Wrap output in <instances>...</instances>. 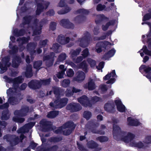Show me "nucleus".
<instances>
[{
	"instance_id": "obj_1",
	"label": "nucleus",
	"mask_w": 151,
	"mask_h": 151,
	"mask_svg": "<svg viewBox=\"0 0 151 151\" xmlns=\"http://www.w3.org/2000/svg\"><path fill=\"white\" fill-rule=\"evenodd\" d=\"M125 133L124 132L121 131L120 128L117 125H113L112 134L113 138L115 139L118 141L121 139L127 143L132 142L131 141L134 138L135 135L131 133H129L127 136L122 137V136L124 135Z\"/></svg>"
},
{
	"instance_id": "obj_2",
	"label": "nucleus",
	"mask_w": 151,
	"mask_h": 151,
	"mask_svg": "<svg viewBox=\"0 0 151 151\" xmlns=\"http://www.w3.org/2000/svg\"><path fill=\"white\" fill-rule=\"evenodd\" d=\"M4 139H6L7 142H9L10 146L6 147L8 151H12L15 149L14 146L18 145L19 142V137H15V135L8 134L3 137Z\"/></svg>"
},
{
	"instance_id": "obj_3",
	"label": "nucleus",
	"mask_w": 151,
	"mask_h": 151,
	"mask_svg": "<svg viewBox=\"0 0 151 151\" xmlns=\"http://www.w3.org/2000/svg\"><path fill=\"white\" fill-rule=\"evenodd\" d=\"M68 101V99L67 98H58L54 101V102H51L49 105L53 109H60L66 105Z\"/></svg>"
},
{
	"instance_id": "obj_4",
	"label": "nucleus",
	"mask_w": 151,
	"mask_h": 151,
	"mask_svg": "<svg viewBox=\"0 0 151 151\" xmlns=\"http://www.w3.org/2000/svg\"><path fill=\"white\" fill-rule=\"evenodd\" d=\"M99 125L98 123L96 122V120L92 119L88 122L86 125V126L88 129L91 130V132L93 134H99L101 135H104L105 134L104 131L101 130H97V127Z\"/></svg>"
},
{
	"instance_id": "obj_5",
	"label": "nucleus",
	"mask_w": 151,
	"mask_h": 151,
	"mask_svg": "<svg viewBox=\"0 0 151 151\" xmlns=\"http://www.w3.org/2000/svg\"><path fill=\"white\" fill-rule=\"evenodd\" d=\"M10 60V57L9 55L2 58V63L0 62V74H3L6 72L8 68L10 66L11 63L9 62Z\"/></svg>"
},
{
	"instance_id": "obj_6",
	"label": "nucleus",
	"mask_w": 151,
	"mask_h": 151,
	"mask_svg": "<svg viewBox=\"0 0 151 151\" xmlns=\"http://www.w3.org/2000/svg\"><path fill=\"white\" fill-rule=\"evenodd\" d=\"M34 21L32 28L33 30V34L37 35H40L41 32V30L43 25V22L47 19H42L41 21L38 23L39 19H34Z\"/></svg>"
},
{
	"instance_id": "obj_7",
	"label": "nucleus",
	"mask_w": 151,
	"mask_h": 151,
	"mask_svg": "<svg viewBox=\"0 0 151 151\" xmlns=\"http://www.w3.org/2000/svg\"><path fill=\"white\" fill-rule=\"evenodd\" d=\"M55 53L53 52H50L49 55H44L43 57V61L45 62L46 66L49 68L52 66L54 63Z\"/></svg>"
},
{
	"instance_id": "obj_8",
	"label": "nucleus",
	"mask_w": 151,
	"mask_h": 151,
	"mask_svg": "<svg viewBox=\"0 0 151 151\" xmlns=\"http://www.w3.org/2000/svg\"><path fill=\"white\" fill-rule=\"evenodd\" d=\"M37 3L36 14L39 15L44 9H46L50 4L49 2L43 1V0H35Z\"/></svg>"
},
{
	"instance_id": "obj_9",
	"label": "nucleus",
	"mask_w": 151,
	"mask_h": 151,
	"mask_svg": "<svg viewBox=\"0 0 151 151\" xmlns=\"http://www.w3.org/2000/svg\"><path fill=\"white\" fill-rule=\"evenodd\" d=\"M86 35L82 38H79L78 41L79 42V46L81 47L85 48L87 47L90 43L91 37L89 32H87Z\"/></svg>"
},
{
	"instance_id": "obj_10",
	"label": "nucleus",
	"mask_w": 151,
	"mask_h": 151,
	"mask_svg": "<svg viewBox=\"0 0 151 151\" xmlns=\"http://www.w3.org/2000/svg\"><path fill=\"white\" fill-rule=\"evenodd\" d=\"M37 46V43L34 42H29L27 45V49L29 52L31 59H33L34 57V56L36 55V52L35 49Z\"/></svg>"
},
{
	"instance_id": "obj_11",
	"label": "nucleus",
	"mask_w": 151,
	"mask_h": 151,
	"mask_svg": "<svg viewBox=\"0 0 151 151\" xmlns=\"http://www.w3.org/2000/svg\"><path fill=\"white\" fill-rule=\"evenodd\" d=\"M22 99L21 93H18L16 94V96H9L8 101L11 105H14L18 104Z\"/></svg>"
},
{
	"instance_id": "obj_12",
	"label": "nucleus",
	"mask_w": 151,
	"mask_h": 151,
	"mask_svg": "<svg viewBox=\"0 0 151 151\" xmlns=\"http://www.w3.org/2000/svg\"><path fill=\"white\" fill-rule=\"evenodd\" d=\"M40 124L42 126V130L43 132H48L52 129L50 122L49 121H46L45 119L41 120L40 121Z\"/></svg>"
},
{
	"instance_id": "obj_13",
	"label": "nucleus",
	"mask_w": 151,
	"mask_h": 151,
	"mask_svg": "<svg viewBox=\"0 0 151 151\" xmlns=\"http://www.w3.org/2000/svg\"><path fill=\"white\" fill-rule=\"evenodd\" d=\"M66 108L72 112H75L81 110L82 107L79 104L72 102L68 104Z\"/></svg>"
},
{
	"instance_id": "obj_14",
	"label": "nucleus",
	"mask_w": 151,
	"mask_h": 151,
	"mask_svg": "<svg viewBox=\"0 0 151 151\" xmlns=\"http://www.w3.org/2000/svg\"><path fill=\"white\" fill-rule=\"evenodd\" d=\"M78 101L82 106L85 107L88 106L91 107L92 104L88 98L85 95H84L78 99Z\"/></svg>"
},
{
	"instance_id": "obj_15",
	"label": "nucleus",
	"mask_w": 151,
	"mask_h": 151,
	"mask_svg": "<svg viewBox=\"0 0 151 151\" xmlns=\"http://www.w3.org/2000/svg\"><path fill=\"white\" fill-rule=\"evenodd\" d=\"M28 86L32 89L36 90L39 89L41 87V84L39 80L33 79L28 83Z\"/></svg>"
},
{
	"instance_id": "obj_16",
	"label": "nucleus",
	"mask_w": 151,
	"mask_h": 151,
	"mask_svg": "<svg viewBox=\"0 0 151 151\" xmlns=\"http://www.w3.org/2000/svg\"><path fill=\"white\" fill-rule=\"evenodd\" d=\"M108 42L105 41L98 42L96 45V52L98 53H100L103 50L106 49Z\"/></svg>"
},
{
	"instance_id": "obj_17",
	"label": "nucleus",
	"mask_w": 151,
	"mask_h": 151,
	"mask_svg": "<svg viewBox=\"0 0 151 151\" xmlns=\"http://www.w3.org/2000/svg\"><path fill=\"white\" fill-rule=\"evenodd\" d=\"M52 90L56 99L60 98L61 96L64 94L65 90L61 88L57 87H53Z\"/></svg>"
},
{
	"instance_id": "obj_18",
	"label": "nucleus",
	"mask_w": 151,
	"mask_h": 151,
	"mask_svg": "<svg viewBox=\"0 0 151 151\" xmlns=\"http://www.w3.org/2000/svg\"><path fill=\"white\" fill-rule=\"evenodd\" d=\"M115 104L113 102H108L105 104L104 108L106 111L110 113H114L115 111Z\"/></svg>"
},
{
	"instance_id": "obj_19",
	"label": "nucleus",
	"mask_w": 151,
	"mask_h": 151,
	"mask_svg": "<svg viewBox=\"0 0 151 151\" xmlns=\"http://www.w3.org/2000/svg\"><path fill=\"white\" fill-rule=\"evenodd\" d=\"M69 20L61 19L60 22V25L65 28L73 29L74 27V25Z\"/></svg>"
},
{
	"instance_id": "obj_20",
	"label": "nucleus",
	"mask_w": 151,
	"mask_h": 151,
	"mask_svg": "<svg viewBox=\"0 0 151 151\" xmlns=\"http://www.w3.org/2000/svg\"><path fill=\"white\" fill-rule=\"evenodd\" d=\"M70 39L69 37H65L63 35H59L57 37V42L60 44L62 45H65L68 43Z\"/></svg>"
},
{
	"instance_id": "obj_21",
	"label": "nucleus",
	"mask_w": 151,
	"mask_h": 151,
	"mask_svg": "<svg viewBox=\"0 0 151 151\" xmlns=\"http://www.w3.org/2000/svg\"><path fill=\"white\" fill-rule=\"evenodd\" d=\"M22 62V59L19 56L14 55L12 60V66L14 68H17Z\"/></svg>"
},
{
	"instance_id": "obj_22",
	"label": "nucleus",
	"mask_w": 151,
	"mask_h": 151,
	"mask_svg": "<svg viewBox=\"0 0 151 151\" xmlns=\"http://www.w3.org/2000/svg\"><path fill=\"white\" fill-rule=\"evenodd\" d=\"M76 76L74 78V80L78 82H81L83 81L85 78V74L82 71H79L76 73Z\"/></svg>"
},
{
	"instance_id": "obj_23",
	"label": "nucleus",
	"mask_w": 151,
	"mask_h": 151,
	"mask_svg": "<svg viewBox=\"0 0 151 151\" xmlns=\"http://www.w3.org/2000/svg\"><path fill=\"white\" fill-rule=\"evenodd\" d=\"M22 83V76H18L14 78L13 83V88L14 90H17L19 86V84Z\"/></svg>"
},
{
	"instance_id": "obj_24",
	"label": "nucleus",
	"mask_w": 151,
	"mask_h": 151,
	"mask_svg": "<svg viewBox=\"0 0 151 151\" xmlns=\"http://www.w3.org/2000/svg\"><path fill=\"white\" fill-rule=\"evenodd\" d=\"M149 20L142 19L143 22H142V25L144 24H147L149 26L150 28L149 31L148 32V34L146 35L147 38V42L149 43L150 41H151V38L149 37H151V23L147 21Z\"/></svg>"
},
{
	"instance_id": "obj_25",
	"label": "nucleus",
	"mask_w": 151,
	"mask_h": 151,
	"mask_svg": "<svg viewBox=\"0 0 151 151\" xmlns=\"http://www.w3.org/2000/svg\"><path fill=\"white\" fill-rule=\"evenodd\" d=\"M116 52V50L114 48H112L108 52L105 53L103 55L102 58L105 60H107L113 56Z\"/></svg>"
},
{
	"instance_id": "obj_26",
	"label": "nucleus",
	"mask_w": 151,
	"mask_h": 151,
	"mask_svg": "<svg viewBox=\"0 0 151 151\" xmlns=\"http://www.w3.org/2000/svg\"><path fill=\"white\" fill-rule=\"evenodd\" d=\"M25 33V30L24 29H19L16 28L14 30L13 34L16 37H19L24 36Z\"/></svg>"
},
{
	"instance_id": "obj_27",
	"label": "nucleus",
	"mask_w": 151,
	"mask_h": 151,
	"mask_svg": "<svg viewBox=\"0 0 151 151\" xmlns=\"http://www.w3.org/2000/svg\"><path fill=\"white\" fill-rule=\"evenodd\" d=\"M128 124L131 126H137L140 124V122L137 119H132L131 117H129L127 118Z\"/></svg>"
},
{
	"instance_id": "obj_28",
	"label": "nucleus",
	"mask_w": 151,
	"mask_h": 151,
	"mask_svg": "<svg viewBox=\"0 0 151 151\" xmlns=\"http://www.w3.org/2000/svg\"><path fill=\"white\" fill-rule=\"evenodd\" d=\"M25 75L27 78H30L33 75L32 70V66L30 64H29L27 66Z\"/></svg>"
},
{
	"instance_id": "obj_29",
	"label": "nucleus",
	"mask_w": 151,
	"mask_h": 151,
	"mask_svg": "<svg viewBox=\"0 0 151 151\" xmlns=\"http://www.w3.org/2000/svg\"><path fill=\"white\" fill-rule=\"evenodd\" d=\"M63 128L65 129L67 128H70V129L74 130L75 129L76 125L74 124V122L71 121H68L63 125Z\"/></svg>"
},
{
	"instance_id": "obj_30",
	"label": "nucleus",
	"mask_w": 151,
	"mask_h": 151,
	"mask_svg": "<svg viewBox=\"0 0 151 151\" xmlns=\"http://www.w3.org/2000/svg\"><path fill=\"white\" fill-rule=\"evenodd\" d=\"M79 68L82 69L85 73H87L88 71V65L85 60H83L78 65Z\"/></svg>"
},
{
	"instance_id": "obj_31",
	"label": "nucleus",
	"mask_w": 151,
	"mask_h": 151,
	"mask_svg": "<svg viewBox=\"0 0 151 151\" xmlns=\"http://www.w3.org/2000/svg\"><path fill=\"white\" fill-rule=\"evenodd\" d=\"M139 71L142 73V70H143L147 74H150L151 72V67L149 66H147L145 65H142L139 68Z\"/></svg>"
},
{
	"instance_id": "obj_32",
	"label": "nucleus",
	"mask_w": 151,
	"mask_h": 151,
	"mask_svg": "<svg viewBox=\"0 0 151 151\" xmlns=\"http://www.w3.org/2000/svg\"><path fill=\"white\" fill-rule=\"evenodd\" d=\"M63 139L62 136L52 137L49 139V141L51 142L57 143L61 141Z\"/></svg>"
},
{
	"instance_id": "obj_33",
	"label": "nucleus",
	"mask_w": 151,
	"mask_h": 151,
	"mask_svg": "<svg viewBox=\"0 0 151 151\" xmlns=\"http://www.w3.org/2000/svg\"><path fill=\"white\" fill-rule=\"evenodd\" d=\"M116 19H112L109 22H107L105 25H102L101 26L102 29L104 31H106L107 30L109 27L114 24Z\"/></svg>"
},
{
	"instance_id": "obj_34",
	"label": "nucleus",
	"mask_w": 151,
	"mask_h": 151,
	"mask_svg": "<svg viewBox=\"0 0 151 151\" xmlns=\"http://www.w3.org/2000/svg\"><path fill=\"white\" fill-rule=\"evenodd\" d=\"M87 145L88 148L90 149H95L97 148L99 145L93 140H91L89 141L87 143Z\"/></svg>"
},
{
	"instance_id": "obj_35",
	"label": "nucleus",
	"mask_w": 151,
	"mask_h": 151,
	"mask_svg": "<svg viewBox=\"0 0 151 151\" xmlns=\"http://www.w3.org/2000/svg\"><path fill=\"white\" fill-rule=\"evenodd\" d=\"M9 113V110L8 109H6L4 110L2 113L1 116V119L2 120H8L9 117L7 115Z\"/></svg>"
},
{
	"instance_id": "obj_36",
	"label": "nucleus",
	"mask_w": 151,
	"mask_h": 151,
	"mask_svg": "<svg viewBox=\"0 0 151 151\" xmlns=\"http://www.w3.org/2000/svg\"><path fill=\"white\" fill-rule=\"evenodd\" d=\"M112 76V77L114 78L115 76L117 77L116 76L115 70H113L110 73H108L103 78L104 80H109L111 77Z\"/></svg>"
},
{
	"instance_id": "obj_37",
	"label": "nucleus",
	"mask_w": 151,
	"mask_h": 151,
	"mask_svg": "<svg viewBox=\"0 0 151 151\" xmlns=\"http://www.w3.org/2000/svg\"><path fill=\"white\" fill-rule=\"evenodd\" d=\"M59 113L58 111H50L47 115V117L54 118L57 116Z\"/></svg>"
},
{
	"instance_id": "obj_38",
	"label": "nucleus",
	"mask_w": 151,
	"mask_h": 151,
	"mask_svg": "<svg viewBox=\"0 0 151 151\" xmlns=\"http://www.w3.org/2000/svg\"><path fill=\"white\" fill-rule=\"evenodd\" d=\"M81 51V49L79 47L77 48L76 50H73L71 51L70 53L71 54V56L73 59L76 56L79 55Z\"/></svg>"
},
{
	"instance_id": "obj_39",
	"label": "nucleus",
	"mask_w": 151,
	"mask_h": 151,
	"mask_svg": "<svg viewBox=\"0 0 151 151\" xmlns=\"http://www.w3.org/2000/svg\"><path fill=\"white\" fill-rule=\"evenodd\" d=\"M66 55L65 53H61L58 56L55 64H57V62L60 63L64 60L66 59Z\"/></svg>"
},
{
	"instance_id": "obj_40",
	"label": "nucleus",
	"mask_w": 151,
	"mask_h": 151,
	"mask_svg": "<svg viewBox=\"0 0 151 151\" xmlns=\"http://www.w3.org/2000/svg\"><path fill=\"white\" fill-rule=\"evenodd\" d=\"M131 145L132 146L137 147L139 148H143L144 147L143 143L140 141L137 143L134 141L131 143Z\"/></svg>"
},
{
	"instance_id": "obj_41",
	"label": "nucleus",
	"mask_w": 151,
	"mask_h": 151,
	"mask_svg": "<svg viewBox=\"0 0 151 151\" xmlns=\"http://www.w3.org/2000/svg\"><path fill=\"white\" fill-rule=\"evenodd\" d=\"M42 64V60H38L35 62L33 64V67L37 70H39L40 68V67Z\"/></svg>"
},
{
	"instance_id": "obj_42",
	"label": "nucleus",
	"mask_w": 151,
	"mask_h": 151,
	"mask_svg": "<svg viewBox=\"0 0 151 151\" xmlns=\"http://www.w3.org/2000/svg\"><path fill=\"white\" fill-rule=\"evenodd\" d=\"M96 9L98 11H101L103 10L109 11L110 9H111L106 8L105 5H102L101 4H99L97 6Z\"/></svg>"
},
{
	"instance_id": "obj_43",
	"label": "nucleus",
	"mask_w": 151,
	"mask_h": 151,
	"mask_svg": "<svg viewBox=\"0 0 151 151\" xmlns=\"http://www.w3.org/2000/svg\"><path fill=\"white\" fill-rule=\"evenodd\" d=\"M70 81L68 79H64L61 82V84L62 87L64 88L68 87L70 84Z\"/></svg>"
},
{
	"instance_id": "obj_44",
	"label": "nucleus",
	"mask_w": 151,
	"mask_h": 151,
	"mask_svg": "<svg viewBox=\"0 0 151 151\" xmlns=\"http://www.w3.org/2000/svg\"><path fill=\"white\" fill-rule=\"evenodd\" d=\"M87 61L91 68H93L96 66V62L95 60L89 58L87 59Z\"/></svg>"
},
{
	"instance_id": "obj_45",
	"label": "nucleus",
	"mask_w": 151,
	"mask_h": 151,
	"mask_svg": "<svg viewBox=\"0 0 151 151\" xmlns=\"http://www.w3.org/2000/svg\"><path fill=\"white\" fill-rule=\"evenodd\" d=\"M96 140L99 141L101 142H107L109 140V138L106 136H102L97 137Z\"/></svg>"
},
{
	"instance_id": "obj_46",
	"label": "nucleus",
	"mask_w": 151,
	"mask_h": 151,
	"mask_svg": "<svg viewBox=\"0 0 151 151\" xmlns=\"http://www.w3.org/2000/svg\"><path fill=\"white\" fill-rule=\"evenodd\" d=\"M88 87L89 90H93L95 88V84L92 80L88 82Z\"/></svg>"
},
{
	"instance_id": "obj_47",
	"label": "nucleus",
	"mask_w": 151,
	"mask_h": 151,
	"mask_svg": "<svg viewBox=\"0 0 151 151\" xmlns=\"http://www.w3.org/2000/svg\"><path fill=\"white\" fill-rule=\"evenodd\" d=\"M11 49H12V50H9V52L10 55H14L18 52V48L15 45L13 46Z\"/></svg>"
},
{
	"instance_id": "obj_48",
	"label": "nucleus",
	"mask_w": 151,
	"mask_h": 151,
	"mask_svg": "<svg viewBox=\"0 0 151 151\" xmlns=\"http://www.w3.org/2000/svg\"><path fill=\"white\" fill-rule=\"evenodd\" d=\"M71 10L70 8L69 7H67L65 9H63L61 10L58 11V13L59 14H63L67 13Z\"/></svg>"
},
{
	"instance_id": "obj_49",
	"label": "nucleus",
	"mask_w": 151,
	"mask_h": 151,
	"mask_svg": "<svg viewBox=\"0 0 151 151\" xmlns=\"http://www.w3.org/2000/svg\"><path fill=\"white\" fill-rule=\"evenodd\" d=\"M40 81L41 86L42 85L44 86L48 85L50 83L51 78H49L46 79H41Z\"/></svg>"
},
{
	"instance_id": "obj_50",
	"label": "nucleus",
	"mask_w": 151,
	"mask_h": 151,
	"mask_svg": "<svg viewBox=\"0 0 151 151\" xmlns=\"http://www.w3.org/2000/svg\"><path fill=\"white\" fill-rule=\"evenodd\" d=\"M60 46L58 43H54L53 44L52 46V48L51 49H52V50L55 53H57L59 52H60L58 51L59 49Z\"/></svg>"
},
{
	"instance_id": "obj_51",
	"label": "nucleus",
	"mask_w": 151,
	"mask_h": 151,
	"mask_svg": "<svg viewBox=\"0 0 151 151\" xmlns=\"http://www.w3.org/2000/svg\"><path fill=\"white\" fill-rule=\"evenodd\" d=\"M83 117L87 120H88L92 116L91 113L89 111H85L83 113Z\"/></svg>"
},
{
	"instance_id": "obj_52",
	"label": "nucleus",
	"mask_w": 151,
	"mask_h": 151,
	"mask_svg": "<svg viewBox=\"0 0 151 151\" xmlns=\"http://www.w3.org/2000/svg\"><path fill=\"white\" fill-rule=\"evenodd\" d=\"M143 50V52L145 55L151 56V50H148L147 48V47L146 45H144L142 49H141L140 50Z\"/></svg>"
},
{
	"instance_id": "obj_53",
	"label": "nucleus",
	"mask_w": 151,
	"mask_h": 151,
	"mask_svg": "<svg viewBox=\"0 0 151 151\" xmlns=\"http://www.w3.org/2000/svg\"><path fill=\"white\" fill-rule=\"evenodd\" d=\"M89 13V12L88 10L84 9H80L77 12V14H80L82 15H86Z\"/></svg>"
},
{
	"instance_id": "obj_54",
	"label": "nucleus",
	"mask_w": 151,
	"mask_h": 151,
	"mask_svg": "<svg viewBox=\"0 0 151 151\" xmlns=\"http://www.w3.org/2000/svg\"><path fill=\"white\" fill-rule=\"evenodd\" d=\"M72 90L69 88H67L66 91H65V96L66 97H69L73 95V94L72 92Z\"/></svg>"
},
{
	"instance_id": "obj_55",
	"label": "nucleus",
	"mask_w": 151,
	"mask_h": 151,
	"mask_svg": "<svg viewBox=\"0 0 151 151\" xmlns=\"http://www.w3.org/2000/svg\"><path fill=\"white\" fill-rule=\"evenodd\" d=\"M14 114L15 115L17 116H24V115H23L21 109L15 110L14 112Z\"/></svg>"
},
{
	"instance_id": "obj_56",
	"label": "nucleus",
	"mask_w": 151,
	"mask_h": 151,
	"mask_svg": "<svg viewBox=\"0 0 151 151\" xmlns=\"http://www.w3.org/2000/svg\"><path fill=\"white\" fill-rule=\"evenodd\" d=\"M116 108L118 111L120 112H124L126 111V107L123 104Z\"/></svg>"
},
{
	"instance_id": "obj_57",
	"label": "nucleus",
	"mask_w": 151,
	"mask_h": 151,
	"mask_svg": "<svg viewBox=\"0 0 151 151\" xmlns=\"http://www.w3.org/2000/svg\"><path fill=\"white\" fill-rule=\"evenodd\" d=\"M76 144L78 148L80 151H87V149L84 147L83 145L80 144L78 142H77Z\"/></svg>"
},
{
	"instance_id": "obj_58",
	"label": "nucleus",
	"mask_w": 151,
	"mask_h": 151,
	"mask_svg": "<svg viewBox=\"0 0 151 151\" xmlns=\"http://www.w3.org/2000/svg\"><path fill=\"white\" fill-rule=\"evenodd\" d=\"M24 21L23 22L22 24H20V26L21 27H22L23 25L24 26L26 24H29V27H30V23L32 19H23Z\"/></svg>"
},
{
	"instance_id": "obj_59",
	"label": "nucleus",
	"mask_w": 151,
	"mask_h": 151,
	"mask_svg": "<svg viewBox=\"0 0 151 151\" xmlns=\"http://www.w3.org/2000/svg\"><path fill=\"white\" fill-rule=\"evenodd\" d=\"M57 23L55 22H51L50 24V29L52 31H54L56 29Z\"/></svg>"
},
{
	"instance_id": "obj_60",
	"label": "nucleus",
	"mask_w": 151,
	"mask_h": 151,
	"mask_svg": "<svg viewBox=\"0 0 151 151\" xmlns=\"http://www.w3.org/2000/svg\"><path fill=\"white\" fill-rule=\"evenodd\" d=\"M3 78L5 79L6 82L9 83H12L14 80V78L12 79L11 78L9 77L6 75L4 76Z\"/></svg>"
},
{
	"instance_id": "obj_61",
	"label": "nucleus",
	"mask_w": 151,
	"mask_h": 151,
	"mask_svg": "<svg viewBox=\"0 0 151 151\" xmlns=\"http://www.w3.org/2000/svg\"><path fill=\"white\" fill-rule=\"evenodd\" d=\"M21 109L23 115H24V116H25L29 112V108L28 106H26L23 107Z\"/></svg>"
},
{
	"instance_id": "obj_62",
	"label": "nucleus",
	"mask_w": 151,
	"mask_h": 151,
	"mask_svg": "<svg viewBox=\"0 0 151 151\" xmlns=\"http://www.w3.org/2000/svg\"><path fill=\"white\" fill-rule=\"evenodd\" d=\"M73 130L70 129L65 130L63 131V134L65 136L70 135Z\"/></svg>"
},
{
	"instance_id": "obj_63",
	"label": "nucleus",
	"mask_w": 151,
	"mask_h": 151,
	"mask_svg": "<svg viewBox=\"0 0 151 151\" xmlns=\"http://www.w3.org/2000/svg\"><path fill=\"white\" fill-rule=\"evenodd\" d=\"M65 72L64 70H61L56 74L57 77L59 79H61L63 78V75L65 74Z\"/></svg>"
},
{
	"instance_id": "obj_64",
	"label": "nucleus",
	"mask_w": 151,
	"mask_h": 151,
	"mask_svg": "<svg viewBox=\"0 0 151 151\" xmlns=\"http://www.w3.org/2000/svg\"><path fill=\"white\" fill-rule=\"evenodd\" d=\"M38 144L35 142L33 141H31L29 144V147L33 150H35Z\"/></svg>"
}]
</instances>
